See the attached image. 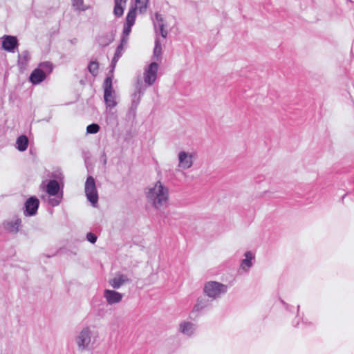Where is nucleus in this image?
<instances>
[{"mask_svg": "<svg viewBox=\"0 0 354 354\" xmlns=\"http://www.w3.org/2000/svg\"><path fill=\"white\" fill-rule=\"evenodd\" d=\"M146 196L153 207L159 209L166 205L169 201V189L158 180L153 187L147 189Z\"/></svg>", "mask_w": 354, "mask_h": 354, "instance_id": "1", "label": "nucleus"}, {"mask_svg": "<svg viewBox=\"0 0 354 354\" xmlns=\"http://www.w3.org/2000/svg\"><path fill=\"white\" fill-rule=\"evenodd\" d=\"M77 351L74 353L91 351L93 349L94 341L92 342V332L88 327L84 328L75 339Z\"/></svg>", "mask_w": 354, "mask_h": 354, "instance_id": "2", "label": "nucleus"}, {"mask_svg": "<svg viewBox=\"0 0 354 354\" xmlns=\"http://www.w3.org/2000/svg\"><path fill=\"white\" fill-rule=\"evenodd\" d=\"M227 291V286L216 282L208 281L205 283L203 292L205 296H207L212 299H216L221 295L226 293Z\"/></svg>", "mask_w": 354, "mask_h": 354, "instance_id": "3", "label": "nucleus"}, {"mask_svg": "<svg viewBox=\"0 0 354 354\" xmlns=\"http://www.w3.org/2000/svg\"><path fill=\"white\" fill-rule=\"evenodd\" d=\"M104 100L106 109H113L117 106L116 94L113 88L112 77H107L104 81Z\"/></svg>", "mask_w": 354, "mask_h": 354, "instance_id": "4", "label": "nucleus"}, {"mask_svg": "<svg viewBox=\"0 0 354 354\" xmlns=\"http://www.w3.org/2000/svg\"><path fill=\"white\" fill-rule=\"evenodd\" d=\"M84 191L87 200L95 207L98 202V194L95 181L93 176H89L87 177Z\"/></svg>", "mask_w": 354, "mask_h": 354, "instance_id": "5", "label": "nucleus"}, {"mask_svg": "<svg viewBox=\"0 0 354 354\" xmlns=\"http://www.w3.org/2000/svg\"><path fill=\"white\" fill-rule=\"evenodd\" d=\"M39 201L36 196L29 197L25 202L24 214L26 216H32L37 213Z\"/></svg>", "mask_w": 354, "mask_h": 354, "instance_id": "6", "label": "nucleus"}, {"mask_svg": "<svg viewBox=\"0 0 354 354\" xmlns=\"http://www.w3.org/2000/svg\"><path fill=\"white\" fill-rule=\"evenodd\" d=\"M212 300L207 298L205 296L199 297L196 300V304L194 306L191 315H193L195 313H199L211 308Z\"/></svg>", "mask_w": 354, "mask_h": 354, "instance_id": "7", "label": "nucleus"}, {"mask_svg": "<svg viewBox=\"0 0 354 354\" xmlns=\"http://www.w3.org/2000/svg\"><path fill=\"white\" fill-rule=\"evenodd\" d=\"M116 30H112L110 32L102 33L95 38V41L102 48L108 46L115 39Z\"/></svg>", "mask_w": 354, "mask_h": 354, "instance_id": "8", "label": "nucleus"}, {"mask_svg": "<svg viewBox=\"0 0 354 354\" xmlns=\"http://www.w3.org/2000/svg\"><path fill=\"white\" fill-rule=\"evenodd\" d=\"M103 297L109 305H113L122 301L123 295L113 290L105 289Z\"/></svg>", "mask_w": 354, "mask_h": 354, "instance_id": "9", "label": "nucleus"}, {"mask_svg": "<svg viewBox=\"0 0 354 354\" xmlns=\"http://www.w3.org/2000/svg\"><path fill=\"white\" fill-rule=\"evenodd\" d=\"M158 64L153 62L150 64L148 69L145 71L144 79L148 85H152L156 80Z\"/></svg>", "mask_w": 354, "mask_h": 354, "instance_id": "10", "label": "nucleus"}, {"mask_svg": "<svg viewBox=\"0 0 354 354\" xmlns=\"http://www.w3.org/2000/svg\"><path fill=\"white\" fill-rule=\"evenodd\" d=\"M156 36L160 32L163 38H166L168 34L167 30L165 28L164 19L158 12L155 13V20L153 21Z\"/></svg>", "mask_w": 354, "mask_h": 354, "instance_id": "11", "label": "nucleus"}, {"mask_svg": "<svg viewBox=\"0 0 354 354\" xmlns=\"http://www.w3.org/2000/svg\"><path fill=\"white\" fill-rule=\"evenodd\" d=\"M2 39V48L8 52H15L19 45L17 37L12 35H4Z\"/></svg>", "mask_w": 354, "mask_h": 354, "instance_id": "12", "label": "nucleus"}, {"mask_svg": "<svg viewBox=\"0 0 354 354\" xmlns=\"http://www.w3.org/2000/svg\"><path fill=\"white\" fill-rule=\"evenodd\" d=\"M194 156V153H187L185 151H180L178 153V166L185 169L190 168L193 165Z\"/></svg>", "mask_w": 354, "mask_h": 354, "instance_id": "13", "label": "nucleus"}, {"mask_svg": "<svg viewBox=\"0 0 354 354\" xmlns=\"http://www.w3.org/2000/svg\"><path fill=\"white\" fill-rule=\"evenodd\" d=\"M130 281L129 277L124 274L118 273L115 277L109 280V284L115 289L120 288L122 285Z\"/></svg>", "mask_w": 354, "mask_h": 354, "instance_id": "14", "label": "nucleus"}, {"mask_svg": "<svg viewBox=\"0 0 354 354\" xmlns=\"http://www.w3.org/2000/svg\"><path fill=\"white\" fill-rule=\"evenodd\" d=\"M46 74L40 68L34 69L29 76V81L34 85L42 82L46 78Z\"/></svg>", "mask_w": 354, "mask_h": 354, "instance_id": "15", "label": "nucleus"}, {"mask_svg": "<svg viewBox=\"0 0 354 354\" xmlns=\"http://www.w3.org/2000/svg\"><path fill=\"white\" fill-rule=\"evenodd\" d=\"M60 186L57 180H50L46 185V192L50 196H55L59 194Z\"/></svg>", "mask_w": 354, "mask_h": 354, "instance_id": "16", "label": "nucleus"}, {"mask_svg": "<svg viewBox=\"0 0 354 354\" xmlns=\"http://www.w3.org/2000/svg\"><path fill=\"white\" fill-rule=\"evenodd\" d=\"M21 225V218H17L13 221L6 222L4 223V228L9 232L17 233L19 232Z\"/></svg>", "mask_w": 354, "mask_h": 354, "instance_id": "17", "label": "nucleus"}, {"mask_svg": "<svg viewBox=\"0 0 354 354\" xmlns=\"http://www.w3.org/2000/svg\"><path fill=\"white\" fill-rule=\"evenodd\" d=\"M196 327L189 322H184L180 324V330L184 335L191 336L194 334Z\"/></svg>", "mask_w": 354, "mask_h": 354, "instance_id": "18", "label": "nucleus"}, {"mask_svg": "<svg viewBox=\"0 0 354 354\" xmlns=\"http://www.w3.org/2000/svg\"><path fill=\"white\" fill-rule=\"evenodd\" d=\"M127 0H114L113 14L116 17L123 15Z\"/></svg>", "mask_w": 354, "mask_h": 354, "instance_id": "19", "label": "nucleus"}, {"mask_svg": "<svg viewBox=\"0 0 354 354\" xmlns=\"http://www.w3.org/2000/svg\"><path fill=\"white\" fill-rule=\"evenodd\" d=\"M17 149L19 151H24L27 149L28 146V139L26 136L22 135L17 138Z\"/></svg>", "mask_w": 354, "mask_h": 354, "instance_id": "20", "label": "nucleus"}, {"mask_svg": "<svg viewBox=\"0 0 354 354\" xmlns=\"http://www.w3.org/2000/svg\"><path fill=\"white\" fill-rule=\"evenodd\" d=\"M124 50V46H123L122 45L118 46V47L115 50L114 56L112 59L111 65H110V66L112 68L111 71L114 70L115 65H116L117 62H118L119 59L122 57Z\"/></svg>", "mask_w": 354, "mask_h": 354, "instance_id": "21", "label": "nucleus"}, {"mask_svg": "<svg viewBox=\"0 0 354 354\" xmlns=\"http://www.w3.org/2000/svg\"><path fill=\"white\" fill-rule=\"evenodd\" d=\"M161 54H162V45L160 44L159 37L158 36L156 37L155 39V46L153 49V57L159 61L161 59Z\"/></svg>", "mask_w": 354, "mask_h": 354, "instance_id": "22", "label": "nucleus"}, {"mask_svg": "<svg viewBox=\"0 0 354 354\" xmlns=\"http://www.w3.org/2000/svg\"><path fill=\"white\" fill-rule=\"evenodd\" d=\"M146 89V86L143 85L142 82L138 81L136 84V91L132 94V99H137L138 95H140V97L144 94Z\"/></svg>", "mask_w": 354, "mask_h": 354, "instance_id": "23", "label": "nucleus"}, {"mask_svg": "<svg viewBox=\"0 0 354 354\" xmlns=\"http://www.w3.org/2000/svg\"><path fill=\"white\" fill-rule=\"evenodd\" d=\"M136 7L130 8L126 17V24L133 26L136 18Z\"/></svg>", "mask_w": 354, "mask_h": 354, "instance_id": "24", "label": "nucleus"}, {"mask_svg": "<svg viewBox=\"0 0 354 354\" xmlns=\"http://www.w3.org/2000/svg\"><path fill=\"white\" fill-rule=\"evenodd\" d=\"M38 68H40L47 76L53 71V66L50 62H44L39 64Z\"/></svg>", "mask_w": 354, "mask_h": 354, "instance_id": "25", "label": "nucleus"}, {"mask_svg": "<svg viewBox=\"0 0 354 354\" xmlns=\"http://www.w3.org/2000/svg\"><path fill=\"white\" fill-rule=\"evenodd\" d=\"M245 259L242 260L241 266L243 268L245 266L250 268L252 266V260L254 259V255L250 251H248L245 253Z\"/></svg>", "mask_w": 354, "mask_h": 354, "instance_id": "26", "label": "nucleus"}, {"mask_svg": "<svg viewBox=\"0 0 354 354\" xmlns=\"http://www.w3.org/2000/svg\"><path fill=\"white\" fill-rule=\"evenodd\" d=\"M106 121L107 124L115 126L118 124V116L115 113L109 111L106 115Z\"/></svg>", "mask_w": 354, "mask_h": 354, "instance_id": "27", "label": "nucleus"}, {"mask_svg": "<svg viewBox=\"0 0 354 354\" xmlns=\"http://www.w3.org/2000/svg\"><path fill=\"white\" fill-rule=\"evenodd\" d=\"M136 7L140 13L145 12L147 8L149 0H134Z\"/></svg>", "mask_w": 354, "mask_h": 354, "instance_id": "28", "label": "nucleus"}, {"mask_svg": "<svg viewBox=\"0 0 354 354\" xmlns=\"http://www.w3.org/2000/svg\"><path fill=\"white\" fill-rule=\"evenodd\" d=\"M87 68L93 76H96L98 73L99 64L97 61H91Z\"/></svg>", "mask_w": 354, "mask_h": 354, "instance_id": "29", "label": "nucleus"}, {"mask_svg": "<svg viewBox=\"0 0 354 354\" xmlns=\"http://www.w3.org/2000/svg\"><path fill=\"white\" fill-rule=\"evenodd\" d=\"M73 6L78 10L85 11L88 9V6L84 4V0H72Z\"/></svg>", "mask_w": 354, "mask_h": 354, "instance_id": "30", "label": "nucleus"}, {"mask_svg": "<svg viewBox=\"0 0 354 354\" xmlns=\"http://www.w3.org/2000/svg\"><path fill=\"white\" fill-rule=\"evenodd\" d=\"M29 59L28 52L25 50L19 55L18 63L19 65H26Z\"/></svg>", "mask_w": 354, "mask_h": 354, "instance_id": "31", "label": "nucleus"}, {"mask_svg": "<svg viewBox=\"0 0 354 354\" xmlns=\"http://www.w3.org/2000/svg\"><path fill=\"white\" fill-rule=\"evenodd\" d=\"M62 199V192L59 194H57L55 196H53V198H49L48 202L51 206L55 207L59 205V204L61 203Z\"/></svg>", "mask_w": 354, "mask_h": 354, "instance_id": "32", "label": "nucleus"}, {"mask_svg": "<svg viewBox=\"0 0 354 354\" xmlns=\"http://www.w3.org/2000/svg\"><path fill=\"white\" fill-rule=\"evenodd\" d=\"M100 129L99 124L96 123H92L87 126L86 127V133L89 134H95L97 133Z\"/></svg>", "mask_w": 354, "mask_h": 354, "instance_id": "33", "label": "nucleus"}, {"mask_svg": "<svg viewBox=\"0 0 354 354\" xmlns=\"http://www.w3.org/2000/svg\"><path fill=\"white\" fill-rule=\"evenodd\" d=\"M50 176H51V178H53V180H57V182L59 180H62L64 178L63 174L59 170L52 172Z\"/></svg>", "mask_w": 354, "mask_h": 354, "instance_id": "34", "label": "nucleus"}, {"mask_svg": "<svg viewBox=\"0 0 354 354\" xmlns=\"http://www.w3.org/2000/svg\"><path fill=\"white\" fill-rule=\"evenodd\" d=\"M140 102V95H138L137 99L131 100V110L135 111Z\"/></svg>", "mask_w": 354, "mask_h": 354, "instance_id": "35", "label": "nucleus"}, {"mask_svg": "<svg viewBox=\"0 0 354 354\" xmlns=\"http://www.w3.org/2000/svg\"><path fill=\"white\" fill-rule=\"evenodd\" d=\"M132 25L124 24L123 26L122 35H125V36H129L131 32Z\"/></svg>", "mask_w": 354, "mask_h": 354, "instance_id": "36", "label": "nucleus"}, {"mask_svg": "<svg viewBox=\"0 0 354 354\" xmlns=\"http://www.w3.org/2000/svg\"><path fill=\"white\" fill-rule=\"evenodd\" d=\"M86 239L91 243H95L97 241V236L93 232H88L86 234Z\"/></svg>", "mask_w": 354, "mask_h": 354, "instance_id": "37", "label": "nucleus"}, {"mask_svg": "<svg viewBox=\"0 0 354 354\" xmlns=\"http://www.w3.org/2000/svg\"><path fill=\"white\" fill-rule=\"evenodd\" d=\"M128 40H129V36H125V35L122 34L121 39H120V43L119 45H122V46H124L125 45L127 44Z\"/></svg>", "mask_w": 354, "mask_h": 354, "instance_id": "38", "label": "nucleus"}, {"mask_svg": "<svg viewBox=\"0 0 354 354\" xmlns=\"http://www.w3.org/2000/svg\"><path fill=\"white\" fill-rule=\"evenodd\" d=\"M164 222L169 223V225H172V223L170 221L169 218L166 216L164 219Z\"/></svg>", "mask_w": 354, "mask_h": 354, "instance_id": "39", "label": "nucleus"}, {"mask_svg": "<svg viewBox=\"0 0 354 354\" xmlns=\"http://www.w3.org/2000/svg\"><path fill=\"white\" fill-rule=\"evenodd\" d=\"M103 156L104 157V159L103 160V162H104V164L106 165V157L105 153L103 154Z\"/></svg>", "mask_w": 354, "mask_h": 354, "instance_id": "40", "label": "nucleus"}, {"mask_svg": "<svg viewBox=\"0 0 354 354\" xmlns=\"http://www.w3.org/2000/svg\"><path fill=\"white\" fill-rule=\"evenodd\" d=\"M281 302L284 304V306H286V308L288 309V305L282 300H281Z\"/></svg>", "mask_w": 354, "mask_h": 354, "instance_id": "41", "label": "nucleus"}, {"mask_svg": "<svg viewBox=\"0 0 354 354\" xmlns=\"http://www.w3.org/2000/svg\"><path fill=\"white\" fill-rule=\"evenodd\" d=\"M299 308H300V306L299 305V306H297V311H299Z\"/></svg>", "mask_w": 354, "mask_h": 354, "instance_id": "42", "label": "nucleus"}, {"mask_svg": "<svg viewBox=\"0 0 354 354\" xmlns=\"http://www.w3.org/2000/svg\"><path fill=\"white\" fill-rule=\"evenodd\" d=\"M298 325V323H297L295 325V327H297Z\"/></svg>", "mask_w": 354, "mask_h": 354, "instance_id": "43", "label": "nucleus"}]
</instances>
